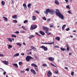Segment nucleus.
I'll return each instance as SVG.
<instances>
[{
    "label": "nucleus",
    "instance_id": "nucleus-1",
    "mask_svg": "<svg viewBox=\"0 0 77 77\" xmlns=\"http://www.w3.org/2000/svg\"><path fill=\"white\" fill-rule=\"evenodd\" d=\"M54 11L53 9H47L46 11L44 12V13L47 14V15L48 14V13H50V14H51V15H53V14H54Z\"/></svg>",
    "mask_w": 77,
    "mask_h": 77
},
{
    "label": "nucleus",
    "instance_id": "nucleus-2",
    "mask_svg": "<svg viewBox=\"0 0 77 77\" xmlns=\"http://www.w3.org/2000/svg\"><path fill=\"white\" fill-rule=\"evenodd\" d=\"M56 14L57 16H58L60 18L62 19V20H63L64 18V17H63V16L62 15L61 13H60V12L59 11V10L57 9H56Z\"/></svg>",
    "mask_w": 77,
    "mask_h": 77
},
{
    "label": "nucleus",
    "instance_id": "nucleus-3",
    "mask_svg": "<svg viewBox=\"0 0 77 77\" xmlns=\"http://www.w3.org/2000/svg\"><path fill=\"white\" fill-rule=\"evenodd\" d=\"M30 59H33V58L29 55L27 56L26 57V60L27 62H29V61L30 60Z\"/></svg>",
    "mask_w": 77,
    "mask_h": 77
},
{
    "label": "nucleus",
    "instance_id": "nucleus-4",
    "mask_svg": "<svg viewBox=\"0 0 77 77\" xmlns=\"http://www.w3.org/2000/svg\"><path fill=\"white\" fill-rule=\"evenodd\" d=\"M37 28V26L35 25H32L30 28V30H33Z\"/></svg>",
    "mask_w": 77,
    "mask_h": 77
},
{
    "label": "nucleus",
    "instance_id": "nucleus-5",
    "mask_svg": "<svg viewBox=\"0 0 77 77\" xmlns=\"http://www.w3.org/2000/svg\"><path fill=\"white\" fill-rule=\"evenodd\" d=\"M40 48L44 49V51H47V50H48V48L45 47L44 46H42L40 47Z\"/></svg>",
    "mask_w": 77,
    "mask_h": 77
},
{
    "label": "nucleus",
    "instance_id": "nucleus-6",
    "mask_svg": "<svg viewBox=\"0 0 77 77\" xmlns=\"http://www.w3.org/2000/svg\"><path fill=\"white\" fill-rule=\"evenodd\" d=\"M43 30H46V31H48V30H49V29L48 28H47V27H45V26H43Z\"/></svg>",
    "mask_w": 77,
    "mask_h": 77
},
{
    "label": "nucleus",
    "instance_id": "nucleus-7",
    "mask_svg": "<svg viewBox=\"0 0 77 77\" xmlns=\"http://www.w3.org/2000/svg\"><path fill=\"white\" fill-rule=\"evenodd\" d=\"M3 63L5 64V65H8V64L9 63V62L8 61H6V60L3 61Z\"/></svg>",
    "mask_w": 77,
    "mask_h": 77
},
{
    "label": "nucleus",
    "instance_id": "nucleus-8",
    "mask_svg": "<svg viewBox=\"0 0 77 77\" xmlns=\"http://www.w3.org/2000/svg\"><path fill=\"white\" fill-rule=\"evenodd\" d=\"M51 75H52V73L50 71H49L47 73V75L48 77H50Z\"/></svg>",
    "mask_w": 77,
    "mask_h": 77
},
{
    "label": "nucleus",
    "instance_id": "nucleus-9",
    "mask_svg": "<svg viewBox=\"0 0 77 77\" xmlns=\"http://www.w3.org/2000/svg\"><path fill=\"white\" fill-rule=\"evenodd\" d=\"M42 44H54V41L53 42H51V43H42Z\"/></svg>",
    "mask_w": 77,
    "mask_h": 77
},
{
    "label": "nucleus",
    "instance_id": "nucleus-10",
    "mask_svg": "<svg viewBox=\"0 0 77 77\" xmlns=\"http://www.w3.org/2000/svg\"><path fill=\"white\" fill-rule=\"evenodd\" d=\"M31 71L34 74H36V72H35V71L33 69H31Z\"/></svg>",
    "mask_w": 77,
    "mask_h": 77
},
{
    "label": "nucleus",
    "instance_id": "nucleus-11",
    "mask_svg": "<svg viewBox=\"0 0 77 77\" xmlns=\"http://www.w3.org/2000/svg\"><path fill=\"white\" fill-rule=\"evenodd\" d=\"M23 6L24 7L25 10H26V9H27V6L25 4H23Z\"/></svg>",
    "mask_w": 77,
    "mask_h": 77
},
{
    "label": "nucleus",
    "instance_id": "nucleus-12",
    "mask_svg": "<svg viewBox=\"0 0 77 77\" xmlns=\"http://www.w3.org/2000/svg\"><path fill=\"white\" fill-rule=\"evenodd\" d=\"M31 48L33 50H34V51H36V48L35 47H34V46H32L31 47Z\"/></svg>",
    "mask_w": 77,
    "mask_h": 77
},
{
    "label": "nucleus",
    "instance_id": "nucleus-13",
    "mask_svg": "<svg viewBox=\"0 0 77 77\" xmlns=\"http://www.w3.org/2000/svg\"><path fill=\"white\" fill-rule=\"evenodd\" d=\"M49 60H51V61H53L54 60V58L52 57H50L48 58Z\"/></svg>",
    "mask_w": 77,
    "mask_h": 77
},
{
    "label": "nucleus",
    "instance_id": "nucleus-14",
    "mask_svg": "<svg viewBox=\"0 0 77 77\" xmlns=\"http://www.w3.org/2000/svg\"><path fill=\"white\" fill-rule=\"evenodd\" d=\"M55 4H56L57 5H59V2H58V1L57 0H56L55 1Z\"/></svg>",
    "mask_w": 77,
    "mask_h": 77
},
{
    "label": "nucleus",
    "instance_id": "nucleus-15",
    "mask_svg": "<svg viewBox=\"0 0 77 77\" xmlns=\"http://www.w3.org/2000/svg\"><path fill=\"white\" fill-rule=\"evenodd\" d=\"M40 33L42 35H45V33L41 31H40Z\"/></svg>",
    "mask_w": 77,
    "mask_h": 77
},
{
    "label": "nucleus",
    "instance_id": "nucleus-16",
    "mask_svg": "<svg viewBox=\"0 0 77 77\" xmlns=\"http://www.w3.org/2000/svg\"><path fill=\"white\" fill-rule=\"evenodd\" d=\"M34 37H35V36L33 35H32L30 36H29L28 38L30 39H31L32 38H33Z\"/></svg>",
    "mask_w": 77,
    "mask_h": 77
},
{
    "label": "nucleus",
    "instance_id": "nucleus-17",
    "mask_svg": "<svg viewBox=\"0 0 77 77\" xmlns=\"http://www.w3.org/2000/svg\"><path fill=\"white\" fill-rule=\"evenodd\" d=\"M45 33H47V34L48 35H51V32H48V31H45Z\"/></svg>",
    "mask_w": 77,
    "mask_h": 77
},
{
    "label": "nucleus",
    "instance_id": "nucleus-18",
    "mask_svg": "<svg viewBox=\"0 0 77 77\" xmlns=\"http://www.w3.org/2000/svg\"><path fill=\"white\" fill-rule=\"evenodd\" d=\"M31 66H33L34 67H38V66L35 65V63H32L31 64Z\"/></svg>",
    "mask_w": 77,
    "mask_h": 77
},
{
    "label": "nucleus",
    "instance_id": "nucleus-19",
    "mask_svg": "<svg viewBox=\"0 0 77 77\" xmlns=\"http://www.w3.org/2000/svg\"><path fill=\"white\" fill-rule=\"evenodd\" d=\"M55 39L57 40H58V41H60V37H56Z\"/></svg>",
    "mask_w": 77,
    "mask_h": 77
},
{
    "label": "nucleus",
    "instance_id": "nucleus-20",
    "mask_svg": "<svg viewBox=\"0 0 77 77\" xmlns=\"http://www.w3.org/2000/svg\"><path fill=\"white\" fill-rule=\"evenodd\" d=\"M13 18H15V19H17V15H14V16H12Z\"/></svg>",
    "mask_w": 77,
    "mask_h": 77
},
{
    "label": "nucleus",
    "instance_id": "nucleus-21",
    "mask_svg": "<svg viewBox=\"0 0 77 77\" xmlns=\"http://www.w3.org/2000/svg\"><path fill=\"white\" fill-rule=\"evenodd\" d=\"M66 26V25H64L62 27V29L63 30L65 29V27Z\"/></svg>",
    "mask_w": 77,
    "mask_h": 77
},
{
    "label": "nucleus",
    "instance_id": "nucleus-22",
    "mask_svg": "<svg viewBox=\"0 0 77 77\" xmlns=\"http://www.w3.org/2000/svg\"><path fill=\"white\" fill-rule=\"evenodd\" d=\"M3 18H4L5 19V20L6 21V22H7L8 21V19L7 18L5 17H3Z\"/></svg>",
    "mask_w": 77,
    "mask_h": 77
},
{
    "label": "nucleus",
    "instance_id": "nucleus-23",
    "mask_svg": "<svg viewBox=\"0 0 77 77\" xmlns=\"http://www.w3.org/2000/svg\"><path fill=\"white\" fill-rule=\"evenodd\" d=\"M19 55H20V54L19 53H17L14 55V57H16V56H18Z\"/></svg>",
    "mask_w": 77,
    "mask_h": 77
},
{
    "label": "nucleus",
    "instance_id": "nucleus-24",
    "mask_svg": "<svg viewBox=\"0 0 77 77\" xmlns=\"http://www.w3.org/2000/svg\"><path fill=\"white\" fill-rule=\"evenodd\" d=\"M32 17L33 20H36V17H35V16H32Z\"/></svg>",
    "mask_w": 77,
    "mask_h": 77
},
{
    "label": "nucleus",
    "instance_id": "nucleus-25",
    "mask_svg": "<svg viewBox=\"0 0 77 77\" xmlns=\"http://www.w3.org/2000/svg\"><path fill=\"white\" fill-rule=\"evenodd\" d=\"M12 48V46L11 45H9L8 46V48L9 49L10 48Z\"/></svg>",
    "mask_w": 77,
    "mask_h": 77
},
{
    "label": "nucleus",
    "instance_id": "nucleus-26",
    "mask_svg": "<svg viewBox=\"0 0 77 77\" xmlns=\"http://www.w3.org/2000/svg\"><path fill=\"white\" fill-rule=\"evenodd\" d=\"M1 3L3 6H4V5H5V2H4V1H2L1 2Z\"/></svg>",
    "mask_w": 77,
    "mask_h": 77
},
{
    "label": "nucleus",
    "instance_id": "nucleus-27",
    "mask_svg": "<svg viewBox=\"0 0 77 77\" xmlns=\"http://www.w3.org/2000/svg\"><path fill=\"white\" fill-rule=\"evenodd\" d=\"M13 65L15 66V67H16V68H18V65H17V63L13 64Z\"/></svg>",
    "mask_w": 77,
    "mask_h": 77
},
{
    "label": "nucleus",
    "instance_id": "nucleus-28",
    "mask_svg": "<svg viewBox=\"0 0 77 77\" xmlns=\"http://www.w3.org/2000/svg\"><path fill=\"white\" fill-rule=\"evenodd\" d=\"M34 69L36 71H37V72H38V68L35 67L34 68Z\"/></svg>",
    "mask_w": 77,
    "mask_h": 77
},
{
    "label": "nucleus",
    "instance_id": "nucleus-29",
    "mask_svg": "<svg viewBox=\"0 0 77 77\" xmlns=\"http://www.w3.org/2000/svg\"><path fill=\"white\" fill-rule=\"evenodd\" d=\"M21 28L23 29H24V30H27V29H26V28L25 27H24V26H22Z\"/></svg>",
    "mask_w": 77,
    "mask_h": 77
},
{
    "label": "nucleus",
    "instance_id": "nucleus-30",
    "mask_svg": "<svg viewBox=\"0 0 77 77\" xmlns=\"http://www.w3.org/2000/svg\"><path fill=\"white\" fill-rule=\"evenodd\" d=\"M16 44L17 45H19L20 47H21V44L19 43H16Z\"/></svg>",
    "mask_w": 77,
    "mask_h": 77
},
{
    "label": "nucleus",
    "instance_id": "nucleus-31",
    "mask_svg": "<svg viewBox=\"0 0 77 77\" xmlns=\"http://www.w3.org/2000/svg\"><path fill=\"white\" fill-rule=\"evenodd\" d=\"M31 5H32V4H29L28 5H27V6L28 8H30V6H31Z\"/></svg>",
    "mask_w": 77,
    "mask_h": 77
},
{
    "label": "nucleus",
    "instance_id": "nucleus-32",
    "mask_svg": "<svg viewBox=\"0 0 77 77\" xmlns=\"http://www.w3.org/2000/svg\"><path fill=\"white\" fill-rule=\"evenodd\" d=\"M60 50L62 51H65V48H63L62 47L60 48Z\"/></svg>",
    "mask_w": 77,
    "mask_h": 77
},
{
    "label": "nucleus",
    "instance_id": "nucleus-33",
    "mask_svg": "<svg viewBox=\"0 0 77 77\" xmlns=\"http://www.w3.org/2000/svg\"><path fill=\"white\" fill-rule=\"evenodd\" d=\"M8 40L9 41V42H12V39L11 38H9L8 39Z\"/></svg>",
    "mask_w": 77,
    "mask_h": 77
},
{
    "label": "nucleus",
    "instance_id": "nucleus-34",
    "mask_svg": "<svg viewBox=\"0 0 77 77\" xmlns=\"http://www.w3.org/2000/svg\"><path fill=\"white\" fill-rule=\"evenodd\" d=\"M19 65H21L23 64V63L21 62H19Z\"/></svg>",
    "mask_w": 77,
    "mask_h": 77
},
{
    "label": "nucleus",
    "instance_id": "nucleus-35",
    "mask_svg": "<svg viewBox=\"0 0 77 77\" xmlns=\"http://www.w3.org/2000/svg\"><path fill=\"white\" fill-rule=\"evenodd\" d=\"M11 37H14V38H17V36L15 35H11Z\"/></svg>",
    "mask_w": 77,
    "mask_h": 77
},
{
    "label": "nucleus",
    "instance_id": "nucleus-36",
    "mask_svg": "<svg viewBox=\"0 0 77 77\" xmlns=\"http://www.w3.org/2000/svg\"><path fill=\"white\" fill-rule=\"evenodd\" d=\"M28 22V20H25L24 21L23 23H27Z\"/></svg>",
    "mask_w": 77,
    "mask_h": 77
},
{
    "label": "nucleus",
    "instance_id": "nucleus-37",
    "mask_svg": "<svg viewBox=\"0 0 77 77\" xmlns=\"http://www.w3.org/2000/svg\"><path fill=\"white\" fill-rule=\"evenodd\" d=\"M66 8H67V9H70V8H69V5H68L66 6Z\"/></svg>",
    "mask_w": 77,
    "mask_h": 77
},
{
    "label": "nucleus",
    "instance_id": "nucleus-38",
    "mask_svg": "<svg viewBox=\"0 0 77 77\" xmlns=\"http://www.w3.org/2000/svg\"><path fill=\"white\" fill-rule=\"evenodd\" d=\"M13 22L14 23H17V20H14L13 21Z\"/></svg>",
    "mask_w": 77,
    "mask_h": 77
},
{
    "label": "nucleus",
    "instance_id": "nucleus-39",
    "mask_svg": "<svg viewBox=\"0 0 77 77\" xmlns=\"http://www.w3.org/2000/svg\"><path fill=\"white\" fill-rule=\"evenodd\" d=\"M42 66H47V64H43Z\"/></svg>",
    "mask_w": 77,
    "mask_h": 77
},
{
    "label": "nucleus",
    "instance_id": "nucleus-40",
    "mask_svg": "<svg viewBox=\"0 0 77 77\" xmlns=\"http://www.w3.org/2000/svg\"><path fill=\"white\" fill-rule=\"evenodd\" d=\"M66 31H69V28H66Z\"/></svg>",
    "mask_w": 77,
    "mask_h": 77
},
{
    "label": "nucleus",
    "instance_id": "nucleus-41",
    "mask_svg": "<svg viewBox=\"0 0 77 77\" xmlns=\"http://www.w3.org/2000/svg\"><path fill=\"white\" fill-rule=\"evenodd\" d=\"M50 20H51V19H48L47 20V22L48 23H49L50 21Z\"/></svg>",
    "mask_w": 77,
    "mask_h": 77
},
{
    "label": "nucleus",
    "instance_id": "nucleus-42",
    "mask_svg": "<svg viewBox=\"0 0 77 77\" xmlns=\"http://www.w3.org/2000/svg\"><path fill=\"white\" fill-rule=\"evenodd\" d=\"M4 56V55H3V54H0V57H3Z\"/></svg>",
    "mask_w": 77,
    "mask_h": 77
},
{
    "label": "nucleus",
    "instance_id": "nucleus-43",
    "mask_svg": "<svg viewBox=\"0 0 77 77\" xmlns=\"http://www.w3.org/2000/svg\"><path fill=\"white\" fill-rule=\"evenodd\" d=\"M25 71H29V68H27L25 69Z\"/></svg>",
    "mask_w": 77,
    "mask_h": 77
},
{
    "label": "nucleus",
    "instance_id": "nucleus-44",
    "mask_svg": "<svg viewBox=\"0 0 77 77\" xmlns=\"http://www.w3.org/2000/svg\"><path fill=\"white\" fill-rule=\"evenodd\" d=\"M35 12L37 13V14H39V12L38 11H35Z\"/></svg>",
    "mask_w": 77,
    "mask_h": 77
},
{
    "label": "nucleus",
    "instance_id": "nucleus-45",
    "mask_svg": "<svg viewBox=\"0 0 77 77\" xmlns=\"http://www.w3.org/2000/svg\"><path fill=\"white\" fill-rule=\"evenodd\" d=\"M50 27L51 28H53V27H54V26H53V25H51L50 26Z\"/></svg>",
    "mask_w": 77,
    "mask_h": 77
},
{
    "label": "nucleus",
    "instance_id": "nucleus-46",
    "mask_svg": "<svg viewBox=\"0 0 77 77\" xmlns=\"http://www.w3.org/2000/svg\"><path fill=\"white\" fill-rule=\"evenodd\" d=\"M55 48H59V46L56 45L55 46H54Z\"/></svg>",
    "mask_w": 77,
    "mask_h": 77
},
{
    "label": "nucleus",
    "instance_id": "nucleus-47",
    "mask_svg": "<svg viewBox=\"0 0 77 77\" xmlns=\"http://www.w3.org/2000/svg\"><path fill=\"white\" fill-rule=\"evenodd\" d=\"M67 50H69V47H67L66 48Z\"/></svg>",
    "mask_w": 77,
    "mask_h": 77
},
{
    "label": "nucleus",
    "instance_id": "nucleus-48",
    "mask_svg": "<svg viewBox=\"0 0 77 77\" xmlns=\"http://www.w3.org/2000/svg\"><path fill=\"white\" fill-rule=\"evenodd\" d=\"M16 33H19L20 32L19 31H17L14 32Z\"/></svg>",
    "mask_w": 77,
    "mask_h": 77
},
{
    "label": "nucleus",
    "instance_id": "nucleus-49",
    "mask_svg": "<svg viewBox=\"0 0 77 77\" xmlns=\"http://www.w3.org/2000/svg\"><path fill=\"white\" fill-rule=\"evenodd\" d=\"M74 72H71V75H74Z\"/></svg>",
    "mask_w": 77,
    "mask_h": 77
},
{
    "label": "nucleus",
    "instance_id": "nucleus-50",
    "mask_svg": "<svg viewBox=\"0 0 77 77\" xmlns=\"http://www.w3.org/2000/svg\"><path fill=\"white\" fill-rule=\"evenodd\" d=\"M43 20H46V18L45 17H44L43 18Z\"/></svg>",
    "mask_w": 77,
    "mask_h": 77
},
{
    "label": "nucleus",
    "instance_id": "nucleus-51",
    "mask_svg": "<svg viewBox=\"0 0 77 77\" xmlns=\"http://www.w3.org/2000/svg\"><path fill=\"white\" fill-rule=\"evenodd\" d=\"M35 58L36 59H37V60H39V58H38L37 56L35 57Z\"/></svg>",
    "mask_w": 77,
    "mask_h": 77
},
{
    "label": "nucleus",
    "instance_id": "nucleus-52",
    "mask_svg": "<svg viewBox=\"0 0 77 77\" xmlns=\"http://www.w3.org/2000/svg\"><path fill=\"white\" fill-rule=\"evenodd\" d=\"M66 47H69V45H68V44H66Z\"/></svg>",
    "mask_w": 77,
    "mask_h": 77
},
{
    "label": "nucleus",
    "instance_id": "nucleus-53",
    "mask_svg": "<svg viewBox=\"0 0 77 77\" xmlns=\"http://www.w3.org/2000/svg\"><path fill=\"white\" fill-rule=\"evenodd\" d=\"M55 72L56 74H58V73L59 72V71H58V70H57V72L56 71H55Z\"/></svg>",
    "mask_w": 77,
    "mask_h": 77
},
{
    "label": "nucleus",
    "instance_id": "nucleus-54",
    "mask_svg": "<svg viewBox=\"0 0 77 77\" xmlns=\"http://www.w3.org/2000/svg\"><path fill=\"white\" fill-rule=\"evenodd\" d=\"M68 13H69V14H72V13L71 12V11H68Z\"/></svg>",
    "mask_w": 77,
    "mask_h": 77
},
{
    "label": "nucleus",
    "instance_id": "nucleus-55",
    "mask_svg": "<svg viewBox=\"0 0 77 77\" xmlns=\"http://www.w3.org/2000/svg\"><path fill=\"white\" fill-rule=\"evenodd\" d=\"M64 69H68V67H64Z\"/></svg>",
    "mask_w": 77,
    "mask_h": 77
},
{
    "label": "nucleus",
    "instance_id": "nucleus-56",
    "mask_svg": "<svg viewBox=\"0 0 77 77\" xmlns=\"http://www.w3.org/2000/svg\"><path fill=\"white\" fill-rule=\"evenodd\" d=\"M66 2V3H68V0H65Z\"/></svg>",
    "mask_w": 77,
    "mask_h": 77
},
{
    "label": "nucleus",
    "instance_id": "nucleus-57",
    "mask_svg": "<svg viewBox=\"0 0 77 77\" xmlns=\"http://www.w3.org/2000/svg\"><path fill=\"white\" fill-rule=\"evenodd\" d=\"M6 72H4L3 73L4 75H5L6 74Z\"/></svg>",
    "mask_w": 77,
    "mask_h": 77
},
{
    "label": "nucleus",
    "instance_id": "nucleus-58",
    "mask_svg": "<svg viewBox=\"0 0 77 77\" xmlns=\"http://www.w3.org/2000/svg\"><path fill=\"white\" fill-rule=\"evenodd\" d=\"M32 54V52H30L29 54H28V55L29 54Z\"/></svg>",
    "mask_w": 77,
    "mask_h": 77
},
{
    "label": "nucleus",
    "instance_id": "nucleus-59",
    "mask_svg": "<svg viewBox=\"0 0 77 77\" xmlns=\"http://www.w3.org/2000/svg\"><path fill=\"white\" fill-rule=\"evenodd\" d=\"M51 65H52V66H54V64H53V63H51Z\"/></svg>",
    "mask_w": 77,
    "mask_h": 77
},
{
    "label": "nucleus",
    "instance_id": "nucleus-60",
    "mask_svg": "<svg viewBox=\"0 0 77 77\" xmlns=\"http://www.w3.org/2000/svg\"><path fill=\"white\" fill-rule=\"evenodd\" d=\"M23 45H26V43L24 42H23Z\"/></svg>",
    "mask_w": 77,
    "mask_h": 77
},
{
    "label": "nucleus",
    "instance_id": "nucleus-61",
    "mask_svg": "<svg viewBox=\"0 0 77 77\" xmlns=\"http://www.w3.org/2000/svg\"><path fill=\"white\" fill-rule=\"evenodd\" d=\"M71 54H72V53H69V55L71 56Z\"/></svg>",
    "mask_w": 77,
    "mask_h": 77
},
{
    "label": "nucleus",
    "instance_id": "nucleus-62",
    "mask_svg": "<svg viewBox=\"0 0 77 77\" xmlns=\"http://www.w3.org/2000/svg\"><path fill=\"white\" fill-rule=\"evenodd\" d=\"M20 33H25V32H24V31H21L20 32Z\"/></svg>",
    "mask_w": 77,
    "mask_h": 77
},
{
    "label": "nucleus",
    "instance_id": "nucleus-63",
    "mask_svg": "<svg viewBox=\"0 0 77 77\" xmlns=\"http://www.w3.org/2000/svg\"><path fill=\"white\" fill-rule=\"evenodd\" d=\"M34 57H36V55H35V54H34Z\"/></svg>",
    "mask_w": 77,
    "mask_h": 77
},
{
    "label": "nucleus",
    "instance_id": "nucleus-64",
    "mask_svg": "<svg viewBox=\"0 0 77 77\" xmlns=\"http://www.w3.org/2000/svg\"><path fill=\"white\" fill-rule=\"evenodd\" d=\"M11 40H12L13 41H14V39L13 38H11Z\"/></svg>",
    "mask_w": 77,
    "mask_h": 77
}]
</instances>
